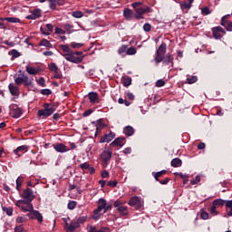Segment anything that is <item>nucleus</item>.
Returning <instances> with one entry per match:
<instances>
[{"mask_svg":"<svg viewBox=\"0 0 232 232\" xmlns=\"http://www.w3.org/2000/svg\"><path fill=\"white\" fill-rule=\"evenodd\" d=\"M59 50H62L61 55L66 59L69 63H73L74 64L81 63L82 61L84 59V54L82 52H73L70 49V45L68 44H60L58 46Z\"/></svg>","mask_w":232,"mask_h":232,"instance_id":"f257e3e1","label":"nucleus"},{"mask_svg":"<svg viewBox=\"0 0 232 232\" xmlns=\"http://www.w3.org/2000/svg\"><path fill=\"white\" fill-rule=\"evenodd\" d=\"M166 43H161L156 51V56L154 58L156 64H160V63H163L165 66H169V64L173 65V55L170 53L166 54Z\"/></svg>","mask_w":232,"mask_h":232,"instance_id":"f03ea898","label":"nucleus"},{"mask_svg":"<svg viewBox=\"0 0 232 232\" xmlns=\"http://www.w3.org/2000/svg\"><path fill=\"white\" fill-rule=\"evenodd\" d=\"M131 6L136 12L134 19H137V21H140V19H144V14H151V12H153L151 7L144 5L142 2H134L131 4Z\"/></svg>","mask_w":232,"mask_h":232,"instance_id":"7ed1b4c3","label":"nucleus"},{"mask_svg":"<svg viewBox=\"0 0 232 232\" xmlns=\"http://www.w3.org/2000/svg\"><path fill=\"white\" fill-rule=\"evenodd\" d=\"M213 206H216L217 208H222L225 206L226 212L227 217H232V199L231 200H226L222 198L215 199L212 202Z\"/></svg>","mask_w":232,"mask_h":232,"instance_id":"20e7f679","label":"nucleus"},{"mask_svg":"<svg viewBox=\"0 0 232 232\" xmlns=\"http://www.w3.org/2000/svg\"><path fill=\"white\" fill-rule=\"evenodd\" d=\"M113 153V150L111 148H108L106 150H104L102 155V164L103 168H106L108 164H110V160H111V155Z\"/></svg>","mask_w":232,"mask_h":232,"instance_id":"39448f33","label":"nucleus"},{"mask_svg":"<svg viewBox=\"0 0 232 232\" xmlns=\"http://www.w3.org/2000/svg\"><path fill=\"white\" fill-rule=\"evenodd\" d=\"M55 105H52L50 109L39 110L37 115L38 117H43L44 119H46L47 117H50V115H52L55 111Z\"/></svg>","mask_w":232,"mask_h":232,"instance_id":"423d86ee","label":"nucleus"},{"mask_svg":"<svg viewBox=\"0 0 232 232\" xmlns=\"http://www.w3.org/2000/svg\"><path fill=\"white\" fill-rule=\"evenodd\" d=\"M27 217L31 218V220H37L39 224L43 223V215L39 213L38 210H34V208L27 214Z\"/></svg>","mask_w":232,"mask_h":232,"instance_id":"0eeeda50","label":"nucleus"},{"mask_svg":"<svg viewBox=\"0 0 232 232\" xmlns=\"http://www.w3.org/2000/svg\"><path fill=\"white\" fill-rule=\"evenodd\" d=\"M212 34L214 39H222L226 35V30L220 26H216L212 28Z\"/></svg>","mask_w":232,"mask_h":232,"instance_id":"6e6552de","label":"nucleus"},{"mask_svg":"<svg viewBox=\"0 0 232 232\" xmlns=\"http://www.w3.org/2000/svg\"><path fill=\"white\" fill-rule=\"evenodd\" d=\"M11 114L14 119H19L23 115V110L17 106V104H12L9 106Z\"/></svg>","mask_w":232,"mask_h":232,"instance_id":"1a4fd4ad","label":"nucleus"},{"mask_svg":"<svg viewBox=\"0 0 232 232\" xmlns=\"http://www.w3.org/2000/svg\"><path fill=\"white\" fill-rule=\"evenodd\" d=\"M228 17H231V14H227V15H224L222 18H221V26H224V28H226L227 32H232V22L227 20Z\"/></svg>","mask_w":232,"mask_h":232,"instance_id":"9d476101","label":"nucleus"},{"mask_svg":"<svg viewBox=\"0 0 232 232\" xmlns=\"http://www.w3.org/2000/svg\"><path fill=\"white\" fill-rule=\"evenodd\" d=\"M31 14L27 15L25 19H28L29 21H35V19H39L41 17V9L36 8L33 11H29Z\"/></svg>","mask_w":232,"mask_h":232,"instance_id":"9b49d317","label":"nucleus"},{"mask_svg":"<svg viewBox=\"0 0 232 232\" xmlns=\"http://www.w3.org/2000/svg\"><path fill=\"white\" fill-rule=\"evenodd\" d=\"M53 150L58 153H66V151H70V148H68L63 143H56L53 145Z\"/></svg>","mask_w":232,"mask_h":232,"instance_id":"f8f14e48","label":"nucleus"},{"mask_svg":"<svg viewBox=\"0 0 232 232\" xmlns=\"http://www.w3.org/2000/svg\"><path fill=\"white\" fill-rule=\"evenodd\" d=\"M28 151V146L27 145H22L17 147L15 150H14L13 153L16 155L15 159H19L23 153H26Z\"/></svg>","mask_w":232,"mask_h":232,"instance_id":"ddd939ff","label":"nucleus"},{"mask_svg":"<svg viewBox=\"0 0 232 232\" xmlns=\"http://www.w3.org/2000/svg\"><path fill=\"white\" fill-rule=\"evenodd\" d=\"M126 141V138L124 137H119L116 138L111 144L112 148H122L124 146V142Z\"/></svg>","mask_w":232,"mask_h":232,"instance_id":"4468645a","label":"nucleus"},{"mask_svg":"<svg viewBox=\"0 0 232 232\" xmlns=\"http://www.w3.org/2000/svg\"><path fill=\"white\" fill-rule=\"evenodd\" d=\"M21 197L22 198H27L32 201H34V198H35V195H34V190H32V188H27L26 189H24Z\"/></svg>","mask_w":232,"mask_h":232,"instance_id":"2eb2a0df","label":"nucleus"},{"mask_svg":"<svg viewBox=\"0 0 232 232\" xmlns=\"http://www.w3.org/2000/svg\"><path fill=\"white\" fill-rule=\"evenodd\" d=\"M128 204L131 208H135L136 209H139L140 208V198H139V197L137 196H133L132 198H130Z\"/></svg>","mask_w":232,"mask_h":232,"instance_id":"dca6fc26","label":"nucleus"},{"mask_svg":"<svg viewBox=\"0 0 232 232\" xmlns=\"http://www.w3.org/2000/svg\"><path fill=\"white\" fill-rule=\"evenodd\" d=\"M115 139V132L110 131L108 134L102 136L100 140L101 144H104V142H111Z\"/></svg>","mask_w":232,"mask_h":232,"instance_id":"f3484780","label":"nucleus"},{"mask_svg":"<svg viewBox=\"0 0 232 232\" xmlns=\"http://www.w3.org/2000/svg\"><path fill=\"white\" fill-rule=\"evenodd\" d=\"M98 208L93 211L94 215H98L101 213V211H102V209H104V208H106V199L104 198H100L98 200Z\"/></svg>","mask_w":232,"mask_h":232,"instance_id":"a211bd4d","label":"nucleus"},{"mask_svg":"<svg viewBox=\"0 0 232 232\" xmlns=\"http://www.w3.org/2000/svg\"><path fill=\"white\" fill-rule=\"evenodd\" d=\"M40 30L44 35H50L53 32V25L52 24H47L45 26H41Z\"/></svg>","mask_w":232,"mask_h":232,"instance_id":"6ab92c4d","label":"nucleus"},{"mask_svg":"<svg viewBox=\"0 0 232 232\" xmlns=\"http://www.w3.org/2000/svg\"><path fill=\"white\" fill-rule=\"evenodd\" d=\"M123 17H125L127 21H131V19L135 17V13H133L130 8H125L123 10Z\"/></svg>","mask_w":232,"mask_h":232,"instance_id":"aec40b11","label":"nucleus"},{"mask_svg":"<svg viewBox=\"0 0 232 232\" xmlns=\"http://www.w3.org/2000/svg\"><path fill=\"white\" fill-rule=\"evenodd\" d=\"M89 101L92 104H97L99 102V93L95 92H89Z\"/></svg>","mask_w":232,"mask_h":232,"instance_id":"412c9836","label":"nucleus"},{"mask_svg":"<svg viewBox=\"0 0 232 232\" xmlns=\"http://www.w3.org/2000/svg\"><path fill=\"white\" fill-rule=\"evenodd\" d=\"M9 92L11 95L19 96V87L14 86L12 83L9 84Z\"/></svg>","mask_w":232,"mask_h":232,"instance_id":"4be33fe9","label":"nucleus"},{"mask_svg":"<svg viewBox=\"0 0 232 232\" xmlns=\"http://www.w3.org/2000/svg\"><path fill=\"white\" fill-rule=\"evenodd\" d=\"M123 133L127 137H131L135 133V129H133L131 126H127L123 129Z\"/></svg>","mask_w":232,"mask_h":232,"instance_id":"5701e85b","label":"nucleus"},{"mask_svg":"<svg viewBox=\"0 0 232 232\" xmlns=\"http://www.w3.org/2000/svg\"><path fill=\"white\" fill-rule=\"evenodd\" d=\"M89 227H90L89 229L90 232H110V228L106 227H102L100 230H98L97 227L92 225H90Z\"/></svg>","mask_w":232,"mask_h":232,"instance_id":"b1692460","label":"nucleus"},{"mask_svg":"<svg viewBox=\"0 0 232 232\" xmlns=\"http://www.w3.org/2000/svg\"><path fill=\"white\" fill-rule=\"evenodd\" d=\"M39 46H45V48H48V49L53 48V45L52 44V43H50V41L44 38L39 42Z\"/></svg>","mask_w":232,"mask_h":232,"instance_id":"393cba45","label":"nucleus"},{"mask_svg":"<svg viewBox=\"0 0 232 232\" xmlns=\"http://www.w3.org/2000/svg\"><path fill=\"white\" fill-rule=\"evenodd\" d=\"M170 165L172 168H180L182 166V160L175 158L171 160Z\"/></svg>","mask_w":232,"mask_h":232,"instance_id":"a878e982","label":"nucleus"},{"mask_svg":"<svg viewBox=\"0 0 232 232\" xmlns=\"http://www.w3.org/2000/svg\"><path fill=\"white\" fill-rule=\"evenodd\" d=\"M8 55H12L11 61H14V59L21 57V53H19V51H17L16 49H13L8 52Z\"/></svg>","mask_w":232,"mask_h":232,"instance_id":"bb28decb","label":"nucleus"},{"mask_svg":"<svg viewBox=\"0 0 232 232\" xmlns=\"http://www.w3.org/2000/svg\"><path fill=\"white\" fill-rule=\"evenodd\" d=\"M81 227V225L77 221H72L70 226L67 227L68 231L73 232L75 229Z\"/></svg>","mask_w":232,"mask_h":232,"instance_id":"cd10ccee","label":"nucleus"},{"mask_svg":"<svg viewBox=\"0 0 232 232\" xmlns=\"http://www.w3.org/2000/svg\"><path fill=\"white\" fill-rule=\"evenodd\" d=\"M117 211L121 213V217L128 216V207L121 206L117 208Z\"/></svg>","mask_w":232,"mask_h":232,"instance_id":"c85d7f7f","label":"nucleus"},{"mask_svg":"<svg viewBox=\"0 0 232 232\" xmlns=\"http://www.w3.org/2000/svg\"><path fill=\"white\" fill-rule=\"evenodd\" d=\"M1 21H7V23H21V19L17 17H5V18H1Z\"/></svg>","mask_w":232,"mask_h":232,"instance_id":"c756f323","label":"nucleus"},{"mask_svg":"<svg viewBox=\"0 0 232 232\" xmlns=\"http://www.w3.org/2000/svg\"><path fill=\"white\" fill-rule=\"evenodd\" d=\"M27 73H29V75H37V73H39V70L32 67V66H26L25 68Z\"/></svg>","mask_w":232,"mask_h":232,"instance_id":"7c9ffc66","label":"nucleus"},{"mask_svg":"<svg viewBox=\"0 0 232 232\" xmlns=\"http://www.w3.org/2000/svg\"><path fill=\"white\" fill-rule=\"evenodd\" d=\"M22 201V206H28L29 209H34V205L32 204V199L28 198H24L21 200Z\"/></svg>","mask_w":232,"mask_h":232,"instance_id":"2f4dec72","label":"nucleus"},{"mask_svg":"<svg viewBox=\"0 0 232 232\" xmlns=\"http://www.w3.org/2000/svg\"><path fill=\"white\" fill-rule=\"evenodd\" d=\"M121 82H122L123 86H125V88H128V86H131V78H130L129 76L122 77Z\"/></svg>","mask_w":232,"mask_h":232,"instance_id":"473e14b6","label":"nucleus"},{"mask_svg":"<svg viewBox=\"0 0 232 232\" xmlns=\"http://www.w3.org/2000/svg\"><path fill=\"white\" fill-rule=\"evenodd\" d=\"M174 175H176L177 177H180V179H182L183 180V184H188V179H189V176L184 175L182 172H176L174 173Z\"/></svg>","mask_w":232,"mask_h":232,"instance_id":"72a5a7b5","label":"nucleus"},{"mask_svg":"<svg viewBox=\"0 0 232 232\" xmlns=\"http://www.w3.org/2000/svg\"><path fill=\"white\" fill-rule=\"evenodd\" d=\"M62 27L67 32V34H73V25L70 24H63Z\"/></svg>","mask_w":232,"mask_h":232,"instance_id":"f704fd0d","label":"nucleus"},{"mask_svg":"<svg viewBox=\"0 0 232 232\" xmlns=\"http://www.w3.org/2000/svg\"><path fill=\"white\" fill-rule=\"evenodd\" d=\"M191 5L190 2H181L180 3V8L182 10H189V8H191Z\"/></svg>","mask_w":232,"mask_h":232,"instance_id":"c9c22d12","label":"nucleus"},{"mask_svg":"<svg viewBox=\"0 0 232 232\" xmlns=\"http://www.w3.org/2000/svg\"><path fill=\"white\" fill-rule=\"evenodd\" d=\"M24 79V76L19 74L18 77H16L14 79V82L17 86H21V84H23Z\"/></svg>","mask_w":232,"mask_h":232,"instance_id":"e433bc0d","label":"nucleus"},{"mask_svg":"<svg viewBox=\"0 0 232 232\" xmlns=\"http://www.w3.org/2000/svg\"><path fill=\"white\" fill-rule=\"evenodd\" d=\"M2 209L5 211V213H6V215H8V217H12V215H14V208H12L3 207Z\"/></svg>","mask_w":232,"mask_h":232,"instance_id":"4c0bfd02","label":"nucleus"},{"mask_svg":"<svg viewBox=\"0 0 232 232\" xmlns=\"http://www.w3.org/2000/svg\"><path fill=\"white\" fill-rule=\"evenodd\" d=\"M128 50V46L127 45H121L119 49H118V53L119 55H124V53H126Z\"/></svg>","mask_w":232,"mask_h":232,"instance_id":"58836bf2","label":"nucleus"},{"mask_svg":"<svg viewBox=\"0 0 232 232\" xmlns=\"http://www.w3.org/2000/svg\"><path fill=\"white\" fill-rule=\"evenodd\" d=\"M49 70L53 72H59V67L55 63H51L49 65Z\"/></svg>","mask_w":232,"mask_h":232,"instance_id":"ea45409f","label":"nucleus"},{"mask_svg":"<svg viewBox=\"0 0 232 232\" xmlns=\"http://www.w3.org/2000/svg\"><path fill=\"white\" fill-rule=\"evenodd\" d=\"M37 84H39V86H41L42 88H46V81L44 80V78L40 77L39 80H36Z\"/></svg>","mask_w":232,"mask_h":232,"instance_id":"a19ab883","label":"nucleus"},{"mask_svg":"<svg viewBox=\"0 0 232 232\" xmlns=\"http://www.w3.org/2000/svg\"><path fill=\"white\" fill-rule=\"evenodd\" d=\"M68 209L73 210L77 208V201L71 200L67 205Z\"/></svg>","mask_w":232,"mask_h":232,"instance_id":"79ce46f5","label":"nucleus"},{"mask_svg":"<svg viewBox=\"0 0 232 232\" xmlns=\"http://www.w3.org/2000/svg\"><path fill=\"white\" fill-rule=\"evenodd\" d=\"M21 186H23V178L18 177L16 179V189L17 191H21Z\"/></svg>","mask_w":232,"mask_h":232,"instance_id":"37998d69","label":"nucleus"},{"mask_svg":"<svg viewBox=\"0 0 232 232\" xmlns=\"http://www.w3.org/2000/svg\"><path fill=\"white\" fill-rule=\"evenodd\" d=\"M84 14L81 11H74L72 12V17H75V19H81V17H83Z\"/></svg>","mask_w":232,"mask_h":232,"instance_id":"c03bdc74","label":"nucleus"},{"mask_svg":"<svg viewBox=\"0 0 232 232\" xmlns=\"http://www.w3.org/2000/svg\"><path fill=\"white\" fill-rule=\"evenodd\" d=\"M135 53H137V49L135 47H130L126 51V55H135Z\"/></svg>","mask_w":232,"mask_h":232,"instance_id":"a18cd8bd","label":"nucleus"},{"mask_svg":"<svg viewBox=\"0 0 232 232\" xmlns=\"http://www.w3.org/2000/svg\"><path fill=\"white\" fill-rule=\"evenodd\" d=\"M198 81V78L197 76H191L190 78H187L188 84H195Z\"/></svg>","mask_w":232,"mask_h":232,"instance_id":"49530a36","label":"nucleus"},{"mask_svg":"<svg viewBox=\"0 0 232 232\" xmlns=\"http://www.w3.org/2000/svg\"><path fill=\"white\" fill-rule=\"evenodd\" d=\"M86 220H88V217L82 216V217H80V218L76 220V223H78V226H81V224H84V222H86Z\"/></svg>","mask_w":232,"mask_h":232,"instance_id":"de8ad7c7","label":"nucleus"},{"mask_svg":"<svg viewBox=\"0 0 232 232\" xmlns=\"http://www.w3.org/2000/svg\"><path fill=\"white\" fill-rule=\"evenodd\" d=\"M209 211H210L211 215H213V217H217V215H218V212L217 211V207L213 204H212Z\"/></svg>","mask_w":232,"mask_h":232,"instance_id":"09e8293b","label":"nucleus"},{"mask_svg":"<svg viewBox=\"0 0 232 232\" xmlns=\"http://www.w3.org/2000/svg\"><path fill=\"white\" fill-rule=\"evenodd\" d=\"M118 102H119V104H125V106H131V102H130L127 100H124L122 98H119Z\"/></svg>","mask_w":232,"mask_h":232,"instance_id":"8fccbe9b","label":"nucleus"},{"mask_svg":"<svg viewBox=\"0 0 232 232\" xmlns=\"http://www.w3.org/2000/svg\"><path fill=\"white\" fill-rule=\"evenodd\" d=\"M202 15H209L211 14V11L209 10V7L206 6L201 9Z\"/></svg>","mask_w":232,"mask_h":232,"instance_id":"3c124183","label":"nucleus"},{"mask_svg":"<svg viewBox=\"0 0 232 232\" xmlns=\"http://www.w3.org/2000/svg\"><path fill=\"white\" fill-rule=\"evenodd\" d=\"M71 46L72 48H82V46H84L83 44H81V43H75V42H72L71 43Z\"/></svg>","mask_w":232,"mask_h":232,"instance_id":"603ef678","label":"nucleus"},{"mask_svg":"<svg viewBox=\"0 0 232 232\" xmlns=\"http://www.w3.org/2000/svg\"><path fill=\"white\" fill-rule=\"evenodd\" d=\"M166 85V82L164 80L160 79L156 82L157 88H162V86Z\"/></svg>","mask_w":232,"mask_h":232,"instance_id":"864d4df0","label":"nucleus"},{"mask_svg":"<svg viewBox=\"0 0 232 232\" xmlns=\"http://www.w3.org/2000/svg\"><path fill=\"white\" fill-rule=\"evenodd\" d=\"M117 184H119L117 180H110L107 182V186H109V188H117Z\"/></svg>","mask_w":232,"mask_h":232,"instance_id":"5fc2aeb1","label":"nucleus"},{"mask_svg":"<svg viewBox=\"0 0 232 232\" xmlns=\"http://www.w3.org/2000/svg\"><path fill=\"white\" fill-rule=\"evenodd\" d=\"M40 93L42 94V95H52V90H50V89H43V90H41V92H40Z\"/></svg>","mask_w":232,"mask_h":232,"instance_id":"6e6d98bb","label":"nucleus"},{"mask_svg":"<svg viewBox=\"0 0 232 232\" xmlns=\"http://www.w3.org/2000/svg\"><path fill=\"white\" fill-rule=\"evenodd\" d=\"M55 34H58L60 35H64V34H66V31L63 30V28L56 27L55 28Z\"/></svg>","mask_w":232,"mask_h":232,"instance_id":"4d7b16f0","label":"nucleus"},{"mask_svg":"<svg viewBox=\"0 0 232 232\" xmlns=\"http://www.w3.org/2000/svg\"><path fill=\"white\" fill-rule=\"evenodd\" d=\"M201 218L202 220H208L209 218V214L206 211H201Z\"/></svg>","mask_w":232,"mask_h":232,"instance_id":"13d9d810","label":"nucleus"},{"mask_svg":"<svg viewBox=\"0 0 232 232\" xmlns=\"http://www.w3.org/2000/svg\"><path fill=\"white\" fill-rule=\"evenodd\" d=\"M80 169H90V163L84 162L80 164Z\"/></svg>","mask_w":232,"mask_h":232,"instance_id":"bf43d9fd","label":"nucleus"},{"mask_svg":"<svg viewBox=\"0 0 232 232\" xmlns=\"http://www.w3.org/2000/svg\"><path fill=\"white\" fill-rule=\"evenodd\" d=\"M198 182H200V176H196L195 179L190 180V184H192V186L198 184Z\"/></svg>","mask_w":232,"mask_h":232,"instance_id":"052dcab7","label":"nucleus"},{"mask_svg":"<svg viewBox=\"0 0 232 232\" xmlns=\"http://www.w3.org/2000/svg\"><path fill=\"white\" fill-rule=\"evenodd\" d=\"M143 30H144V32H151V24H150L148 23L144 24Z\"/></svg>","mask_w":232,"mask_h":232,"instance_id":"680f3d73","label":"nucleus"},{"mask_svg":"<svg viewBox=\"0 0 232 232\" xmlns=\"http://www.w3.org/2000/svg\"><path fill=\"white\" fill-rule=\"evenodd\" d=\"M17 224H23V222H26V218L25 217H18L16 218Z\"/></svg>","mask_w":232,"mask_h":232,"instance_id":"e2e57ef3","label":"nucleus"},{"mask_svg":"<svg viewBox=\"0 0 232 232\" xmlns=\"http://www.w3.org/2000/svg\"><path fill=\"white\" fill-rule=\"evenodd\" d=\"M102 179H108V177H110V172H108V170H103L102 171Z\"/></svg>","mask_w":232,"mask_h":232,"instance_id":"0e129e2a","label":"nucleus"},{"mask_svg":"<svg viewBox=\"0 0 232 232\" xmlns=\"http://www.w3.org/2000/svg\"><path fill=\"white\" fill-rule=\"evenodd\" d=\"M54 79H63V74L61 73V71L54 72Z\"/></svg>","mask_w":232,"mask_h":232,"instance_id":"69168bd1","label":"nucleus"},{"mask_svg":"<svg viewBox=\"0 0 232 232\" xmlns=\"http://www.w3.org/2000/svg\"><path fill=\"white\" fill-rule=\"evenodd\" d=\"M97 122H98V125L100 126V128L104 129L108 126L102 122V119L98 120Z\"/></svg>","mask_w":232,"mask_h":232,"instance_id":"338daca9","label":"nucleus"},{"mask_svg":"<svg viewBox=\"0 0 232 232\" xmlns=\"http://www.w3.org/2000/svg\"><path fill=\"white\" fill-rule=\"evenodd\" d=\"M24 231V228L22 227V225H19L14 228V232H23Z\"/></svg>","mask_w":232,"mask_h":232,"instance_id":"774afa93","label":"nucleus"}]
</instances>
